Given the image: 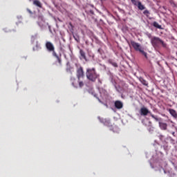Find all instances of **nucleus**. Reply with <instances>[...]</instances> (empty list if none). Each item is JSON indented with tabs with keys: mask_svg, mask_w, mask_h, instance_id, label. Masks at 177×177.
Segmentation results:
<instances>
[{
	"mask_svg": "<svg viewBox=\"0 0 177 177\" xmlns=\"http://www.w3.org/2000/svg\"><path fill=\"white\" fill-rule=\"evenodd\" d=\"M86 76L90 82H96V80L100 77V75L96 71V68H87Z\"/></svg>",
	"mask_w": 177,
	"mask_h": 177,
	"instance_id": "nucleus-1",
	"label": "nucleus"
},
{
	"mask_svg": "<svg viewBox=\"0 0 177 177\" xmlns=\"http://www.w3.org/2000/svg\"><path fill=\"white\" fill-rule=\"evenodd\" d=\"M46 48L48 52L53 53V56H54V57H56L59 64H62V59L59 57V55H57V53H56V51H55V46L53 45V44L50 41H46Z\"/></svg>",
	"mask_w": 177,
	"mask_h": 177,
	"instance_id": "nucleus-2",
	"label": "nucleus"
},
{
	"mask_svg": "<svg viewBox=\"0 0 177 177\" xmlns=\"http://www.w3.org/2000/svg\"><path fill=\"white\" fill-rule=\"evenodd\" d=\"M130 44L136 52H140V53H142V55H143V56H145V57L147 59V53L145 52V50H143V48H142V46L140 45V44L133 40H131L130 41Z\"/></svg>",
	"mask_w": 177,
	"mask_h": 177,
	"instance_id": "nucleus-3",
	"label": "nucleus"
},
{
	"mask_svg": "<svg viewBox=\"0 0 177 177\" xmlns=\"http://www.w3.org/2000/svg\"><path fill=\"white\" fill-rule=\"evenodd\" d=\"M151 44L153 48H158L160 45L163 46V48H167V44L164 43V41H162L160 37H153L151 39Z\"/></svg>",
	"mask_w": 177,
	"mask_h": 177,
	"instance_id": "nucleus-4",
	"label": "nucleus"
},
{
	"mask_svg": "<svg viewBox=\"0 0 177 177\" xmlns=\"http://www.w3.org/2000/svg\"><path fill=\"white\" fill-rule=\"evenodd\" d=\"M76 66V77L77 78V80L80 81V80H81V78H84V77H85V73L84 72V68L78 64H75Z\"/></svg>",
	"mask_w": 177,
	"mask_h": 177,
	"instance_id": "nucleus-5",
	"label": "nucleus"
},
{
	"mask_svg": "<svg viewBox=\"0 0 177 177\" xmlns=\"http://www.w3.org/2000/svg\"><path fill=\"white\" fill-rule=\"evenodd\" d=\"M139 113L140 115L143 116V117H146L147 115H151V112L150 111H149V109L143 106L142 108H140V111H139Z\"/></svg>",
	"mask_w": 177,
	"mask_h": 177,
	"instance_id": "nucleus-6",
	"label": "nucleus"
},
{
	"mask_svg": "<svg viewBox=\"0 0 177 177\" xmlns=\"http://www.w3.org/2000/svg\"><path fill=\"white\" fill-rule=\"evenodd\" d=\"M114 104H115V109H118V110H121V109L124 107V104H122V102L120 100L115 101Z\"/></svg>",
	"mask_w": 177,
	"mask_h": 177,
	"instance_id": "nucleus-7",
	"label": "nucleus"
},
{
	"mask_svg": "<svg viewBox=\"0 0 177 177\" xmlns=\"http://www.w3.org/2000/svg\"><path fill=\"white\" fill-rule=\"evenodd\" d=\"M71 82L74 88H78V80L75 77H71Z\"/></svg>",
	"mask_w": 177,
	"mask_h": 177,
	"instance_id": "nucleus-8",
	"label": "nucleus"
},
{
	"mask_svg": "<svg viewBox=\"0 0 177 177\" xmlns=\"http://www.w3.org/2000/svg\"><path fill=\"white\" fill-rule=\"evenodd\" d=\"M159 127L160 129H162V131H167L168 128V124H167V123L165 122H159Z\"/></svg>",
	"mask_w": 177,
	"mask_h": 177,
	"instance_id": "nucleus-9",
	"label": "nucleus"
},
{
	"mask_svg": "<svg viewBox=\"0 0 177 177\" xmlns=\"http://www.w3.org/2000/svg\"><path fill=\"white\" fill-rule=\"evenodd\" d=\"M33 5L35 6H37V8H39L40 9H42V3H41L39 0H34Z\"/></svg>",
	"mask_w": 177,
	"mask_h": 177,
	"instance_id": "nucleus-10",
	"label": "nucleus"
},
{
	"mask_svg": "<svg viewBox=\"0 0 177 177\" xmlns=\"http://www.w3.org/2000/svg\"><path fill=\"white\" fill-rule=\"evenodd\" d=\"M66 73H68L69 74H73V68L71 66H70L68 63L66 64Z\"/></svg>",
	"mask_w": 177,
	"mask_h": 177,
	"instance_id": "nucleus-11",
	"label": "nucleus"
},
{
	"mask_svg": "<svg viewBox=\"0 0 177 177\" xmlns=\"http://www.w3.org/2000/svg\"><path fill=\"white\" fill-rule=\"evenodd\" d=\"M137 6L139 10H145V9H146V7L143 4H142V2L140 1H138Z\"/></svg>",
	"mask_w": 177,
	"mask_h": 177,
	"instance_id": "nucleus-12",
	"label": "nucleus"
},
{
	"mask_svg": "<svg viewBox=\"0 0 177 177\" xmlns=\"http://www.w3.org/2000/svg\"><path fill=\"white\" fill-rule=\"evenodd\" d=\"M169 112L171 114V115H172V117H174V118H177L176 111H175L174 109H169Z\"/></svg>",
	"mask_w": 177,
	"mask_h": 177,
	"instance_id": "nucleus-13",
	"label": "nucleus"
},
{
	"mask_svg": "<svg viewBox=\"0 0 177 177\" xmlns=\"http://www.w3.org/2000/svg\"><path fill=\"white\" fill-rule=\"evenodd\" d=\"M80 54L82 59H84V60H86V55L85 54V51H84L82 49H80Z\"/></svg>",
	"mask_w": 177,
	"mask_h": 177,
	"instance_id": "nucleus-14",
	"label": "nucleus"
},
{
	"mask_svg": "<svg viewBox=\"0 0 177 177\" xmlns=\"http://www.w3.org/2000/svg\"><path fill=\"white\" fill-rule=\"evenodd\" d=\"M139 81L142 84V85H145V86H147L149 85V83L146 80H144L143 77H140Z\"/></svg>",
	"mask_w": 177,
	"mask_h": 177,
	"instance_id": "nucleus-15",
	"label": "nucleus"
},
{
	"mask_svg": "<svg viewBox=\"0 0 177 177\" xmlns=\"http://www.w3.org/2000/svg\"><path fill=\"white\" fill-rule=\"evenodd\" d=\"M153 26L156 28H158L159 30H162V27L161 26V25L158 24L157 21H154L153 23Z\"/></svg>",
	"mask_w": 177,
	"mask_h": 177,
	"instance_id": "nucleus-16",
	"label": "nucleus"
},
{
	"mask_svg": "<svg viewBox=\"0 0 177 177\" xmlns=\"http://www.w3.org/2000/svg\"><path fill=\"white\" fill-rule=\"evenodd\" d=\"M150 116L151 117V118L155 120V121H156L157 122H160V121H161V118H158V117H157L156 115H154V114L153 113H151Z\"/></svg>",
	"mask_w": 177,
	"mask_h": 177,
	"instance_id": "nucleus-17",
	"label": "nucleus"
},
{
	"mask_svg": "<svg viewBox=\"0 0 177 177\" xmlns=\"http://www.w3.org/2000/svg\"><path fill=\"white\" fill-rule=\"evenodd\" d=\"M109 63L110 64H111L112 66H113V67H118V64H117V62H113V60H111V59H109Z\"/></svg>",
	"mask_w": 177,
	"mask_h": 177,
	"instance_id": "nucleus-18",
	"label": "nucleus"
},
{
	"mask_svg": "<svg viewBox=\"0 0 177 177\" xmlns=\"http://www.w3.org/2000/svg\"><path fill=\"white\" fill-rule=\"evenodd\" d=\"M143 15H145L146 17H149V16H150V11H149V10H145L143 11Z\"/></svg>",
	"mask_w": 177,
	"mask_h": 177,
	"instance_id": "nucleus-19",
	"label": "nucleus"
},
{
	"mask_svg": "<svg viewBox=\"0 0 177 177\" xmlns=\"http://www.w3.org/2000/svg\"><path fill=\"white\" fill-rule=\"evenodd\" d=\"M77 86L82 88V86H84V82L81 81V80H78Z\"/></svg>",
	"mask_w": 177,
	"mask_h": 177,
	"instance_id": "nucleus-20",
	"label": "nucleus"
},
{
	"mask_svg": "<svg viewBox=\"0 0 177 177\" xmlns=\"http://www.w3.org/2000/svg\"><path fill=\"white\" fill-rule=\"evenodd\" d=\"M104 125H106V127H111V122H110V120H106Z\"/></svg>",
	"mask_w": 177,
	"mask_h": 177,
	"instance_id": "nucleus-21",
	"label": "nucleus"
},
{
	"mask_svg": "<svg viewBox=\"0 0 177 177\" xmlns=\"http://www.w3.org/2000/svg\"><path fill=\"white\" fill-rule=\"evenodd\" d=\"M39 49H41V47H39V45L36 44L35 47H33V50H39Z\"/></svg>",
	"mask_w": 177,
	"mask_h": 177,
	"instance_id": "nucleus-22",
	"label": "nucleus"
},
{
	"mask_svg": "<svg viewBox=\"0 0 177 177\" xmlns=\"http://www.w3.org/2000/svg\"><path fill=\"white\" fill-rule=\"evenodd\" d=\"M133 5L138 6V1L136 0H131Z\"/></svg>",
	"mask_w": 177,
	"mask_h": 177,
	"instance_id": "nucleus-23",
	"label": "nucleus"
},
{
	"mask_svg": "<svg viewBox=\"0 0 177 177\" xmlns=\"http://www.w3.org/2000/svg\"><path fill=\"white\" fill-rule=\"evenodd\" d=\"M97 52L100 53V55H103V53H104V51L102 48H99Z\"/></svg>",
	"mask_w": 177,
	"mask_h": 177,
	"instance_id": "nucleus-24",
	"label": "nucleus"
},
{
	"mask_svg": "<svg viewBox=\"0 0 177 177\" xmlns=\"http://www.w3.org/2000/svg\"><path fill=\"white\" fill-rule=\"evenodd\" d=\"M148 131H149V132H153V131H154V127L150 126V127H149V129H148Z\"/></svg>",
	"mask_w": 177,
	"mask_h": 177,
	"instance_id": "nucleus-25",
	"label": "nucleus"
},
{
	"mask_svg": "<svg viewBox=\"0 0 177 177\" xmlns=\"http://www.w3.org/2000/svg\"><path fill=\"white\" fill-rule=\"evenodd\" d=\"M97 82L100 85H102V80H100V76L97 78Z\"/></svg>",
	"mask_w": 177,
	"mask_h": 177,
	"instance_id": "nucleus-26",
	"label": "nucleus"
},
{
	"mask_svg": "<svg viewBox=\"0 0 177 177\" xmlns=\"http://www.w3.org/2000/svg\"><path fill=\"white\" fill-rule=\"evenodd\" d=\"M27 12H28V13H30V15H32V11H31V10H30V8H27Z\"/></svg>",
	"mask_w": 177,
	"mask_h": 177,
	"instance_id": "nucleus-27",
	"label": "nucleus"
},
{
	"mask_svg": "<svg viewBox=\"0 0 177 177\" xmlns=\"http://www.w3.org/2000/svg\"><path fill=\"white\" fill-rule=\"evenodd\" d=\"M74 37V38H75V41H77V42H80V37H75V36H73Z\"/></svg>",
	"mask_w": 177,
	"mask_h": 177,
	"instance_id": "nucleus-28",
	"label": "nucleus"
},
{
	"mask_svg": "<svg viewBox=\"0 0 177 177\" xmlns=\"http://www.w3.org/2000/svg\"><path fill=\"white\" fill-rule=\"evenodd\" d=\"M159 138H160V139L161 140H162V138H164V136L160 135V136H159Z\"/></svg>",
	"mask_w": 177,
	"mask_h": 177,
	"instance_id": "nucleus-29",
	"label": "nucleus"
},
{
	"mask_svg": "<svg viewBox=\"0 0 177 177\" xmlns=\"http://www.w3.org/2000/svg\"><path fill=\"white\" fill-rule=\"evenodd\" d=\"M97 99L98 102H100V103H103V102H102V100H100V99H99V97H97Z\"/></svg>",
	"mask_w": 177,
	"mask_h": 177,
	"instance_id": "nucleus-30",
	"label": "nucleus"
},
{
	"mask_svg": "<svg viewBox=\"0 0 177 177\" xmlns=\"http://www.w3.org/2000/svg\"><path fill=\"white\" fill-rule=\"evenodd\" d=\"M69 26H70L71 27H73V24L69 23Z\"/></svg>",
	"mask_w": 177,
	"mask_h": 177,
	"instance_id": "nucleus-31",
	"label": "nucleus"
},
{
	"mask_svg": "<svg viewBox=\"0 0 177 177\" xmlns=\"http://www.w3.org/2000/svg\"><path fill=\"white\" fill-rule=\"evenodd\" d=\"M30 1H31V0H29Z\"/></svg>",
	"mask_w": 177,
	"mask_h": 177,
	"instance_id": "nucleus-32",
	"label": "nucleus"
}]
</instances>
